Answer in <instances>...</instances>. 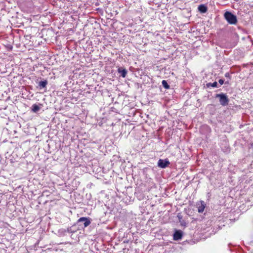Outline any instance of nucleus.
I'll use <instances>...</instances> for the list:
<instances>
[{
    "label": "nucleus",
    "mask_w": 253,
    "mask_h": 253,
    "mask_svg": "<svg viewBox=\"0 0 253 253\" xmlns=\"http://www.w3.org/2000/svg\"><path fill=\"white\" fill-rule=\"evenodd\" d=\"M224 18L230 24L235 25L237 22V17L231 12L227 11L224 13Z\"/></svg>",
    "instance_id": "nucleus-1"
},
{
    "label": "nucleus",
    "mask_w": 253,
    "mask_h": 253,
    "mask_svg": "<svg viewBox=\"0 0 253 253\" xmlns=\"http://www.w3.org/2000/svg\"><path fill=\"white\" fill-rule=\"evenodd\" d=\"M216 97L219 98V102L223 106L226 105L229 101L227 96L224 94H218L216 95Z\"/></svg>",
    "instance_id": "nucleus-2"
},
{
    "label": "nucleus",
    "mask_w": 253,
    "mask_h": 253,
    "mask_svg": "<svg viewBox=\"0 0 253 253\" xmlns=\"http://www.w3.org/2000/svg\"><path fill=\"white\" fill-rule=\"evenodd\" d=\"M169 164V161L167 160L160 159L158 163V166L159 167L161 168H165L167 167Z\"/></svg>",
    "instance_id": "nucleus-3"
},
{
    "label": "nucleus",
    "mask_w": 253,
    "mask_h": 253,
    "mask_svg": "<svg viewBox=\"0 0 253 253\" xmlns=\"http://www.w3.org/2000/svg\"><path fill=\"white\" fill-rule=\"evenodd\" d=\"M182 232L180 230L176 231L173 234V240L177 241L181 239Z\"/></svg>",
    "instance_id": "nucleus-4"
},
{
    "label": "nucleus",
    "mask_w": 253,
    "mask_h": 253,
    "mask_svg": "<svg viewBox=\"0 0 253 253\" xmlns=\"http://www.w3.org/2000/svg\"><path fill=\"white\" fill-rule=\"evenodd\" d=\"M83 221L84 222V226L85 227L88 226L89 225V224L90 223V221L86 217H81L78 220V222H83Z\"/></svg>",
    "instance_id": "nucleus-5"
},
{
    "label": "nucleus",
    "mask_w": 253,
    "mask_h": 253,
    "mask_svg": "<svg viewBox=\"0 0 253 253\" xmlns=\"http://www.w3.org/2000/svg\"><path fill=\"white\" fill-rule=\"evenodd\" d=\"M205 208V204L204 201H200V205L198 207V212H203Z\"/></svg>",
    "instance_id": "nucleus-6"
},
{
    "label": "nucleus",
    "mask_w": 253,
    "mask_h": 253,
    "mask_svg": "<svg viewBox=\"0 0 253 253\" xmlns=\"http://www.w3.org/2000/svg\"><path fill=\"white\" fill-rule=\"evenodd\" d=\"M199 10L202 13H205L207 11V8L203 4L200 5L198 7Z\"/></svg>",
    "instance_id": "nucleus-7"
},
{
    "label": "nucleus",
    "mask_w": 253,
    "mask_h": 253,
    "mask_svg": "<svg viewBox=\"0 0 253 253\" xmlns=\"http://www.w3.org/2000/svg\"><path fill=\"white\" fill-rule=\"evenodd\" d=\"M118 72L121 74V76L123 78H125L126 76L127 71L126 69L120 68L118 69Z\"/></svg>",
    "instance_id": "nucleus-8"
},
{
    "label": "nucleus",
    "mask_w": 253,
    "mask_h": 253,
    "mask_svg": "<svg viewBox=\"0 0 253 253\" xmlns=\"http://www.w3.org/2000/svg\"><path fill=\"white\" fill-rule=\"evenodd\" d=\"M40 109V107L37 104H34L33 106H32V111L34 112H38Z\"/></svg>",
    "instance_id": "nucleus-9"
},
{
    "label": "nucleus",
    "mask_w": 253,
    "mask_h": 253,
    "mask_svg": "<svg viewBox=\"0 0 253 253\" xmlns=\"http://www.w3.org/2000/svg\"><path fill=\"white\" fill-rule=\"evenodd\" d=\"M47 84V82L46 81H41L39 83V86L41 87L44 88L46 86Z\"/></svg>",
    "instance_id": "nucleus-10"
},
{
    "label": "nucleus",
    "mask_w": 253,
    "mask_h": 253,
    "mask_svg": "<svg viewBox=\"0 0 253 253\" xmlns=\"http://www.w3.org/2000/svg\"><path fill=\"white\" fill-rule=\"evenodd\" d=\"M162 85L165 88H169V86L168 85L167 82L165 80L162 81Z\"/></svg>",
    "instance_id": "nucleus-11"
},
{
    "label": "nucleus",
    "mask_w": 253,
    "mask_h": 253,
    "mask_svg": "<svg viewBox=\"0 0 253 253\" xmlns=\"http://www.w3.org/2000/svg\"><path fill=\"white\" fill-rule=\"evenodd\" d=\"M217 82H215L213 83H209L208 85L209 86H211L212 87H217Z\"/></svg>",
    "instance_id": "nucleus-12"
},
{
    "label": "nucleus",
    "mask_w": 253,
    "mask_h": 253,
    "mask_svg": "<svg viewBox=\"0 0 253 253\" xmlns=\"http://www.w3.org/2000/svg\"><path fill=\"white\" fill-rule=\"evenodd\" d=\"M223 83H224L223 80H221V79L219 80V83L220 84H221V85H222V84H223Z\"/></svg>",
    "instance_id": "nucleus-13"
}]
</instances>
